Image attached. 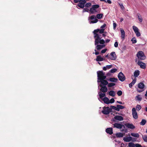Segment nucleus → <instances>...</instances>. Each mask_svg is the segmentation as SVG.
Returning <instances> with one entry per match:
<instances>
[{"instance_id":"6e6d98bb","label":"nucleus","mask_w":147,"mask_h":147,"mask_svg":"<svg viewBox=\"0 0 147 147\" xmlns=\"http://www.w3.org/2000/svg\"><path fill=\"white\" fill-rule=\"evenodd\" d=\"M110 39H105V42L106 43H108L110 41Z\"/></svg>"},{"instance_id":"2f4dec72","label":"nucleus","mask_w":147,"mask_h":147,"mask_svg":"<svg viewBox=\"0 0 147 147\" xmlns=\"http://www.w3.org/2000/svg\"><path fill=\"white\" fill-rule=\"evenodd\" d=\"M138 18V20H139V21L140 22H142V18L141 16L139 13L137 14Z\"/></svg>"},{"instance_id":"e2e57ef3","label":"nucleus","mask_w":147,"mask_h":147,"mask_svg":"<svg viewBox=\"0 0 147 147\" xmlns=\"http://www.w3.org/2000/svg\"><path fill=\"white\" fill-rule=\"evenodd\" d=\"M117 102L119 104H124V103H123L121 101H117Z\"/></svg>"},{"instance_id":"e433bc0d","label":"nucleus","mask_w":147,"mask_h":147,"mask_svg":"<svg viewBox=\"0 0 147 147\" xmlns=\"http://www.w3.org/2000/svg\"><path fill=\"white\" fill-rule=\"evenodd\" d=\"M135 144L132 142L129 143L128 146L129 147H135Z\"/></svg>"},{"instance_id":"09e8293b","label":"nucleus","mask_w":147,"mask_h":147,"mask_svg":"<svg viewBox=\"0 0 147 147\" xmlns=\"http://www.w3.org/2000/svg\"><path fill=\"white\" fill-rule=\"evenodd\" d=\"M119 5H120V7L122 9H124V7L122 3H119Z\"/></svg>"},{"instance_id":"f3484780","label":"nucleus","mask_w":147,"mask_h":147,"mask_svg":"<svg viewBox=\"0 0 147 147\" xmlns=\"http://www.w3.org/2000/svg\"><path fill=\"white\" fill-rule=\"evenodd\" d=\"M106 131L107 133L112 134L113 133V129L112 128H108L106 129Z\"/></svg>"},{"instance_id":"603ef678","label":"nucleus","mask_w":147,"mask_h":147,"mask_svg":"<svg viewBox=\"0 0 147 147\" xmlns=\"http://www.w3.org/2000/svg\"><path fill=\"white\" fill-rule=\"evenodd\" d=\"M114 47H117L118 46V43L117 42H115L114 43Z\"/></svg>"},{"instance_id":"774afa93","label":"nucleus","mask_w":147,"mask_h":147,"mask_svg":"<svg viewBox=\"0 0 147 147\" xmlns=\"http://www.w3.org/2000/svg\"><path fill=\"white\" fill-rule=\"evenodd\" d=\"M145 96H147V91L146 92V93L145 94Z\"/></svg>"},{"instance_id":"4468645a","label":"nucleus","mask_w":147,"mask_h":147,"mask_svg":"<svg viewBox=\"0 0 147 147\" xmlns=\"http://www.w3.org/2000/svg\"><path fill=\"white\" fill-rule=\"evenodd\" d=\"M111 56L109 57L111 60H114L116 59V56L115 52H112L110 54Z\"/></svg>"},{"instance_id":"9d476101","label":"nucleus","mask_w":147,"mask_h":147,"mask_svg":"<svg viewBox=\"0 0 147 147\" xmlns=\"http://www.w3.org/2000/svg\"><path fill=\"white\" fill-rule=\"evenodd\" d=\"M98 82L101 83V84L99 85L100 87H102L103 86H105V85L108 84V82L105 79H102V80H100L99 81H98Z\"/></svg>"},{"instance_id":"58836bf2","label":"nucleus","mask_w":147,"mask_h":147,"mask_svg":"<svg viewBox=\"0 0 147 147\" xmlns=\"http://www.w3.org/2000/svg\"><path fill=\"white\" fill-rule=\"evenodd\" d=\"M116 136L118 137H122L123 136V134L121 133H119L116 134Z\"/></svg>"},{"instance_id":"8fccbe9b","label":"nucleus","mask_w":147,"mask_h":147,"mask_svg":"<svg viewBox=\"0 0 147 147\" xmlns=\"http://www.w3.org/2000/svg\"><path fill=\"white\" fill-rule=\"evenodd\" d=\"M89 10L87 8H85L83 9V12H88Z\"/></svg>"},{"instance_id":"20e7f679","label":"nucleus","mask_w":147,"mask_h":147,"mask_svg":"<svg viewBox=\"0 0 147 147\" xmlns=\"http://www.w3.org/2000/svg\"><path fill=\"white\" fill-rule=\"evenodd\" d=\"M99 6L98 5H92V7L90 8L89 11L91 13L95 14L98 12L97 9L99 8Z\"/></svg>"},{"instance_id":"4be33fe9","label":"nucleus","mask_w":147,"mask_h":147,"mask_svg":"<svg viewBox=\"0 0 147 147\" xmlns=\"http://www.w3.org/2000/svg\"><path fill=\"white\" fill-rule=\"evenodd\" d=\"M126 127L129 129H134L135 128V126L132 124L127 123L126 125Z\"/></svg>"},{"instance_id":"338daca9","label":"nucleus","mask_w":147,"mask_h":147,"mask_svg":"<svg viewBox=\"0 0 147 147\" xmlns=\"http://www.w3.org/2000/svg\"><path fill=\"white\" fill-rule=\"evenodd\" d=\"M101 1H104L106 2V0H100Z\"/></svg>"},{"instance_id":"79ce46f5","label":"nucleus","mask_w":147,"mask_h":147,"mask_svg":"<svg viewBox=\"0 0 147 147\" xmlns=\"http://www.w3.org/2000/svg\"><path fill=\"white\" fill-rule=\"evenodd\" d=\"M111 109H113L117 111H118V109H117V106L116 107L115 106H111V108H110Z\"/></svg>"},{"instance_id":"f704fd0d","label":"nucleus","mask_w":147,"mask_h":147,"mask_svg":"<svg viewBox=\"0 0 147 147\" xmlns=\"http://www.w3.org/2000/svg\"><path fill=\"white\" fill-rule=\"evenodd\" d=\"M117 109H118V111H119L120 109H123L124 108V107L122 105H117Z\"/></svg>"},{"instance_id":"2eb2a0df","label":"nucleus","mask_w":147,"mask_h":147,"mask_svg":"<svg viewBox=\"0 0 147 147\" xmlns=\"http://www.w3.org/2000/svg\"><path fill=\"white\" fill-rule=\"evenodd\" d=\"M123 126V125L117 123H115L113 124V127H116L118 129H120L122 128Z\"/></svg>"},{"instance_id":"4c0bfd02","label":"nucleus","mask_w":147,"mask_h":147,"mask_svg":"<svg viewBox=\"0 0 147 147\" xmlns=\"http://www.w3.org/2000/svg\"><path fill=\"white\" fill-rule=\"evenodd\" d=\"M141 108L142 107L140 105H137L136 107V109L137 111H139L141 109Z\"/></svg>"},{"instance_id":"052dcab7","label":"nucleus","mask_w":147,"mask_h":147,"mask_svg":"<svg viewBox=\"0 0 147 147\" xmlns=\"http://www.w3.org/2000/svg\"><path fill=\"white\" fill-rule=\"evenodd\" d=\"M81 1V0H74V2L75 3H77L79 2H80Z\"/></svg>"},{"instance_id":"aec40b11","label":"nucleus","mask_w":147,"mask_h":147,"mask_svg":"<svg viewBox=\"0 0 147 147\" xmlns=\"http://www.w3.org/2000/svg\"><path fill=\"white\" fill-rule=\"evenodd\" d=\"M115 119L118 121H122L123 120V118L121 116L116 115L114 117Z\"/></svg>"},{"instance_id":"f257e3e1","label":"nucleus","mask_w":147,"mask_h":147,"mask_svg":"<svg viewBox=\"0 0 147 147\" xmlns=\"http://www.w3.org/2000/svg\"><path fill=\"white\" fill-rule=\"evenodd\" d=\"M100 36L98 34H96L94 36V44L95 45H96V48L98 50L102 49L106 46L104 44L105 43V41L103 39H102L100 37Z\"/></svg>"},{"instance_id":"473e14b6","label":"nucleus","mask_w":147,"mask_h":147,"mask_svg":"<svg viewBox=\"0 0 147 147\" xmlns=\"http://www.w3.org/2000/svg\"><path fill=\"white\" fill-rule=\"evenodd\" d=\"M132 138L131 137H127L125 138L124 139V141L126 142H129L131 140Z\"/></svg>"},{"instance_id":"1a4fd4ad","label":"nucleus","mask_w":147,"mask_h":147,"mask_svg":"<svg viewBox=\"0 0 147 147\" xmlns=\"http://www.w3.org/2000/svg\"><path fill=\"white\" fill-rule=\"evenodd\" d=\"M133 28L136 36L138 37L140 36V34L138 28L135 26H133Z\"/></svg>"},{"instance_id":"7ed1b4c3","label":"nucleus","mask_w":147,"mask_h":147,"mask_svg":"<svg viewBox=\"0 0 147 147\" xmlns=\"http://www.w3.org/2000/svg\"><path fill=\"white\" fill-rule=\"evenodd\" d=\"M137 57L138 59L140 60H144L146 58L144 53L142 51H140L138 52L137 54Z\"/></svg>"},{"instance_id":"49530a36","label":"nucleus","mask_w":147,"mask_h":147,"mask_svg":"<svg viewBox=\"0 0 147 147\" xmlns=\"http://www.w3.org/2000/svg\"><path fill=\"white\" fill-rule=\"evenodd\" d=\"M91 5V3H87L85 5V6L87 7H89Z\"/></svg>"},{"instance_id":"9b49d317","label":"nucleus","mask_w":147,"mask_h":147,"mask_svg":"<svg viewBox=\"0 0 147 147\" xmlns=\"http://www.w3.org/2000/svg\"><path fill=\"white\" fill-rule=\"evenodd\" d=\"M132 114L133 117L135 119H136L138 118V116L137 113L136 111L135 108H133L132 110Z\"/></svg>"},{"instance_id":"6ab92c4d","label":"nucleus","mask_w":147,"mask_h":147,"mask_svg":"<svg viewBox=\"0 0 147 147\" xmlns=\"http://www.w3.org/2000/svg\"><path fill=\"white\" fill-rule=\"evenodd\" d=\"M101 88L100 89V91L103 92H107L108 89L105 86H103L101 87Z\"/></svg>"},{"instance_id":"f03ea898","label":"nucleus","mask_w":147,"mask_h":147,"mask_svg":"<svg viewBox=\"0 0 147 147\" xmlns=\"http://www.w3.org/2000/svg\"><path fill=\"white\" fill-rule=\"evenodd\" d=\"M98 81H99L102 79H105L106 76H105V73L102 71H98L97 72Z\"/></svg>"},{"instance_id":"c9c22d12","label":"nucleus","mask_w":147,"mask_h":147,"mask_svg":"<svg viewBox=\"0 0 147 147\" xmlns=\"http://www.w3.org/2000/svg\"><path fill=\"white\" fill-rule=\"evenodd\" d=\"M131 135L133 137H139V135L138 133H131Z\"/></svg>"},{"instance_id":"ea45409f","label":"nucleus","mask_w":147,"mask_h":147,"mask_svg":"<svg viewBox=\"0 0 147 147\" xmlns=\"http://www.w3.org/2000/svg\"><path fill=\"white\" fill-rule=\"evenodd\" d=\"M117 70V69L116 68L112 69L110 70L109 71V72H111V73H114L116 72Z\"/></svg>"},{"instance_id":"de8ad7c7","label":"nucleus","mask_w":147,"mask_h":147,"mask_svg":"<svg viewBox=\"0 0 147 147\" xmlns=\"http://www.w3.org/2000/svg\"><path fill=\"white\" fill-rule=\"evenodd\" d=\"M115 102V100L113 98H111L110 100H109V104L113 103Z\"/></svg>"},{"instance_id":"ddd939ff","label":"nucleus","mask_w":147,"mask_h":147,"mask_svg":"<svg viewBox=\"0 0 147 147\" xmlns=\"http://www.w3.org/2000/svg\"><path fill=\"white\" fill-rule=\"evenodd\" d=\"M138 64L140 66V67L141 68L143 69H145L146 68V64L141 61H138L137 62Z\"/></svg>"},{"instance_id":"0eeeda50","label":"nucleus","mask_w":147,"mask_h":147,"mask_svg":"<svg viewBox=\"0 0 147 147\" xmlns=\"http://www.w3.org/2000/svg\"><path fill=\"white\" fill-rule=\"evenodd\" d=\"M111 109L109 107H104L102 113L105 115H108L111 112Z\"/></svg>"},{"instance_id":"3c124183","label":"nucleus","mask_w":147,"mask_h":147,"mask_svg":"<svg viewBox=\"0 0 147 147\" xmlns=\"http://www.w3.org/2000/svg\"><path fill=\"white\" fill-rule=\"evenodd\" d=\"M107 51V49H103L101 51V53H105Z\"/></svg>"},{"instance_id":"c756f323","label":"nucleus","mask_w":147,"mask_h":147,"mask_svg":"<svg viewBox=\"0 0 147 147\" xmlns=\"http://www.w3.org/2000/svg\"><path fill=\"white\" fill-rule=\"evenodd\" d=\"M100 97L102 99H103L102 98L106 96V94L105 93H102L101 92H99L98 93Z\"/></svg>"},{"instance_id":"a878e982","label":"nucleus","mask_w":147,"mask_h":147,"mask_svg":"<svg viewBox=\"0 0 147 147\" xmlns=\"http://www.w3.org/2000/svg\"><path fill=\"white\" fill-rule=\"evenodd\" d=\"M142 99V98L141 96L140 95H137L135 97V99L136 100L139 101H141Z\"/></svg>"},{"instance_id":"bf43d9fd","label":"nucleus","mask_w":147,"mask_h":147,"mask_svg":"<svg viewBox=\"0 0 147 147\" xmlns=\"http://www.w3.org/2000/svg\"><path fill=\"white\" fill-rule=\"evenodd\" d=\"M94 51L95 52V54L96 55H98L99 54L98 52L96 51V49H95Z\"/></svg>"},{"instance_id":"37998d69","label":"nucleus","mask_w":147,"mask_h":147,"mask_svg":"<svg viewBox=\"0 0 147 147\" xmlns=\"http://www.w3.org/2000/svg\"><path fill=\"white\" fill-rule=\"evenodd\" d=\"M142 138L145 142H147V136L146 135H144L142 136Z\"/></svg>"},{"instance_id":"cd10ccee","label":"nucleus","mask_w":147,"mask_h":147,"mask_svg":"<svg viewBox=\"0 0 147 147\" xmlns=\"http://www.w3.org/2000/svg\"><path fill=\"white\" fill-rule=\"evenodd\" d=\"M109 95L113 97L115 95V93L114 91L111 90L109 92Z\"/></svg>"},{"instance_id":"a18cd8bd","label":"nucleus","mask_w":147,"mask_h":147,"mask_svg":"<svg viewBox=\"0 0 147 147\" xmlns=\"http://www.w3.org/2000/svg\"><path fill=\"white\" fill-rule=\"evenodd\" d=\"M122 94V91L121 90L117 92V94L118 96H121Z\"/></svg>"},{"instance_id":"680f3d73","label":"nucleus","mask_w":147,"mask_h":147,"mask_svg":"<svg viewBox=\"0 0 147 147\" xmlns=\"http://www.w3.org/2000/svg\"><path fill=\"white\" fill-rule=\"evenodd\" d=\"M137 91L138 92H142L143 91V90H139L138 89H137Z\"/></svg>"},{"instance_id":"a19ab883","label":"nucleus","mask_w":147,"mask_h":147,"mask_svg":"<svg viewBox=\"0 0 147 147\" xmlns=\"http://www.w3.org/2000/svg\"><path fill=\"white\" fill-rule=\"evenodd\" d=\"M108 87H112L115 85V84L113 83H109V84L108 83Z\"/></svg>"},{"instance_id":"5701e85b","label":"nucleus","mask_w":147,"mask_h":147,"mask_svg":"<svg viewBox=\"0 0 147 147\" xmlns=\"http://www.w3.org/2000/svg\"><path fill=\"white\" fill-rule=\"evenodd\" d=\"M113 67L112 65H107L106 66L104 67H103V70L104 71H106L107 69H109Z\"/></svg>"},{"instance_id":"0e129e2a","label":"nucleus","mask_w":147,"mask_h":147,"mask_svg":"<svg viewBox=\"0 0 147 147\" xmlns=\"http://www.w3.org/2000/svg\"><path fill=\"white\" fill-rule=\"evenodd\" d=\"M120 21L121 22H122L123 20V19L122 18H120Z\"/></svg>"},{"instance_id":"393cba45","label":"nucleus","mask_w":147,"mask_h":147,"mask_svg":"<svg viewBox=\"0 0 147 147\" xmlns=\"http://www.w3.org/2000/svg\"><path fill=\"white\" fill-rule=\"evenodd\" d=\"M102 100L105 103L107 104H109V99L107 97H105Z\"/></svg>"},{"instance_id":"39448f33","label":"nucleus","mask_w":147,"mask_h":147,"mask_svg":"<svg viewBox=\"0 0 147 147\" xmlns=\"http://www.w3.org/2000/svg\"><path fill=\"white\" fill-rule=\"evenodd\" d=\"M88 20L89 21V22L90 24L95 23L98 21V19L94 15L89 17L88 18Z\"/></svg>"},{"instance_id":"f8f14e48","label":"nucleus","mask_w":147,"mask_h":147,"mask_svg":"<svg viewBox=\"0 0 147 147\" xmlns=\"http://www.w3.org/2000/svg\"><path fill=\"white\" fill-rule=\"evenodd\" d=\"M86 3V1L85 0H82L78 4V6L81 8H83Z\"/></svg>"},{"instance_id":"72a5a7b5","label":"nucleus","mask_w":147,"mask_h":147,"mask_svg":"<svg viewBox=\"0 0 147 147\" xmlns=\"http://www.w3.org/2000/svg\"><path fill=\"white\" fill-rule=\"evenodd\" d=\"M146 120L144 119H143L141 121L140 123V124L141 125H144L146 123Z\"/></svg>"},{"instance_id":"c85d7f7f","label":"nucleus","mask_w":147,"mask_h":147,"mask_svg":"<svg viewBox=\"0 0 147 147\" xmlns=\"http://www.w3.org/2000/svg\"><path fill=\"white\" fill-rule=\"evenodd\" d=\"M109 80L111 82H116L117 81L118 79L114 78H111L109 79Z\"/></svg>"},{"instance_id":"13d9d810","label":"nucleus","mask_w":147,"mask_h":147,"mask_svg":"<svg viewBox=\"0 0 147 147\" xmlns=\"http://www.w3.org/2000/svg\"><path fill=\"white\" fill-rule=\"evenodd\" d=\"M106 26V24H104L102 26H101V28H102V29H103V28H104Z\"/></svg>"},{"instance_id":"5fc2aeb1","label":"nucleus","mask_w":147,"mask_h":147,"mask_svg":"<svg viewBox=\"0 0 147 147\" xmlns=\"http://www.w3.org/2000/svg\"><path fill=\"white\" fill-rule=\"evenodd\" d=\"M135 147H142V146L139 144H136L135 145Z\"/></svg>"},{"instance_id":"423d86ee","label":"nucleus","mask_w":147,"mask_h":147,"mask_svg":"<svg viewBox=\"0 0 147 147\" xmlns=\"http://www.w3.org/2000/svg\"><path fill=\"white\" fill-rule=\"evenodd\" d=\"M104 30L105 29H97L94 30L93 32V33L94 34V36H95V34H98L100 36V37L101 38V35L100 34L103 33Z\"/></svg>"},{"instance_id":"b1692460","label":"nucleus","mask_w":147,"mask_h":147,"mask_svg":"<svg viewBox=\"0 0 147 147\" xmlns=\"http://www.w3.org/2000/svg\"><path fill=\"white\" fill-rule=\"evenodd\" d=\"M145 85L142 82H140L138 84V87L139 88L141 89H143L144 88Z\"/></svg>"},{"instance_id":"412c9836","label":"nucleus","mask_w":147,"mask_h":147,"mask_svg":"<svg viewBox=\"0 0 147 147\" xmlns=\"http://www.w3.org/2000/svg\"><path fill=\"white\" fill-rule=\"evenodd\" d=\"M105 59L101 57V56L98 55L96 57V61H103Z\"/></svg>"},{"instance_id":"4d7b16f0","label":"nucleus","mask_w":147,"mask_h":147,"mask_svg":"<svg viewBox=\"0 0 147 147\" xmlns=\"http://www.w3.org/2000/svg\"><path fill=\"white\" fill-rule=\"evenodd\" d=\"M106 2L109 4H111L112 3L111 1L110 0H107L106 1Z\"/></svg>"},{"instance_id":"bb28decb","label":"nucleus","mask_w":147,"mask_h":147,"mask_svg":"<svg viewBox=\"0 0 147 147\" xmlns=\"http://www.w3.org/2000/svg\"><path fill=\"white\" fill-rule=\"evenodd\" d=\"M136 80V78H135L134 80H133L132 82L129 84V86L130 88H131L132 86L135 83Z\"/></svg>"},{"instance_id":"a211bd4d","label":"nucleus","mask_w":147,"mask_h":147,"mask_svg":"<svg viewBox=\"0 0 147 147\" xmlns=\"http://www.w3.org/2000/svg\"><path fill=\"white\" fill-rule=\"evenodd\" d=\"M140 71L138 70H135L134 73V75L135 78L138 77L140 75Z\"/></svg>"},{"instance_id":"6e6552de","label":"nucleus","mask_w":147,"mask_h":147,"mask_svg":"<svg viewBox=\"0 0 147 147\" xmlns=\"http://www.w3.org/2000/svg\"><path fill=\"white\" fill-rule=\"evenodd\" d=\"M118 78L119 80L122 82L124 81L125 79V76L121 72H120L118 74Z\"/></svg>"},{"instance_id":"69168bd1","label":"nucleus","mask_w":147,"mask_h":147,"mask_svg":"<svg viewBox=\"0 0 147 147\" xmlns=\"http://www.w3.org/2000/svg\"><path fill=\"white\" fill-rule=\"evenodd\" d=\"M110 73L111 72H109V71L107 73V75L108 76H109L110 75Z\"/></svg>"},{"instance_id":"dca6fc26","label":"nucleus","mask_w":147,"mask_h":147,"mask_svg":"<svg viewBox=\"0 0 147 147\" xmlns=\"http://www.w3.org/2000/svg\"><path fill=\"white\" fill-rule=\"evenodd\" d=\"M120 31L121 33V37L122 40H124L125 38V32L124 30L122 28L120 29Z\"/></svg>"},{"instance_id":"7c9ffc66","label":"nucleus","mask_w":147,"mask_h":147,"mask_svg":"<svg viewBox=\"0 0 147 147\" xmlns=\"http://www.w3.org/2000/svg\"><path fill=\"white\" fill-rule=\"evenodd\" d=\"M103 16V15L102 13L97 14L96 15V18L98 19H101L102 18Z\"/></svg>"},{"instance_id":"864d4df0","label":"nucleus","mask_w":147,"mask_h":147,"mask_svg":"<svg viewBox=\"0 0 147 147\" xmlns=\"http://www.w3.org/2000/svg\"><path fill=\"white\" fill-rule=\"evenodd\" d=\"M117 26V24L115 23H113V28L114 29H115Z\"/></svg>"},{"instance_id":"c03bdc74","label":"nucleus","mask_w":147,"mask_h":147,"mask_svg":"<svg viewBox=\"0 0 147 147\" xmlns=\"http://www.w3.org/2000/svg\"><path fill=\"white\" fill-rule=\"evenodd\" d=\"M131 41H132L133 43H135L137 42L136 39L135 37L133 38L132 39Z\"/></svg>"}]
</instances>
